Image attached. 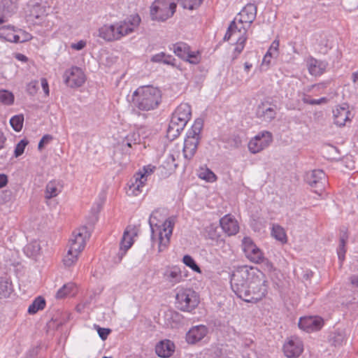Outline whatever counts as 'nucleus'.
Segmentation results:
<instances>
[{
	"label": "nucleus",
	"mask_w": 358,
	"mask_h": 358,
	"mask_svg": "<svg viewBox=\"0 0 358 358\" xmlns=\"http://www.w3.org/2000/svg\"><path fill=\"white\" fill-rule=\"evenodd\" d=\"M230 284L236 295L248 303H256L267 293L265 275L254 267L241 266L236 268L230 276Z\"/></svg>",
	"instance_id": "nucleus-1"
},
{
	"label": "nucleus",
	"mask_w": 358,
	"mask_h": 358,
	"mask_svg": "<svg viewBox=\"0 0 358 358\" xmlns=\"http://www.w3.org/2000/svg\"><path fill=\"white\" fill-rule=\"evenodd\" d=\"M140 22L138 15H131L123 20L103 25L99 29V36L106 41H119L134 32Z\"/></svg>",
	"instance_id": "nucleus-2"
},
{
	"label": "nucleus",
	"mask_w": 358,
	"mask_h": 358,
	"mask_svg": "<svg viewBox=\"0 0 358 358\" xmlns=\"http://www.w3.org/2000/svg\"><path fill=\"white\" fill-rule=\"evenodd\" d=\"M132 101L134 108L145 112L153 110L162 102V92L152 85L140 86L133 92Z\"/></svg>",
	"instance_id": "nucleus-3"
},
{
	"label": "nucleus",
	"mask_w": 358,
	"mask_h": 358,
	"mask_svg": "<svg viewBox=\"0 0 358 358\" xmlns=\"http://www.w3.org/2000/svg\"><path fill=\"white\" fill-rule=\"evenodd\" d=\"M157 214V211L152 212L148 222L151 229L152 242H158V250L160 252L169 245L175 223L173 218L169 217L162 224H159Z\"/></svg>",
	"instance_id": "nucleus-4"
},
{
	"label": "nucleus",
	"mask_w": 358,
	"mask_h": 358,
	"mask_svg": "<svg viewBox=\"0 0 358 358\" xmlns=\"http://www.w3.org/2000/svg\"><path fill=\"white\" fill-rule=\"evenodd\" d=\"M192 116L191 106L187 103L180 104L172 113L167 129L170 138L178 137L184 129Z\"/></svg>",
	"instance_id": "nucleus-5"
},
{
	"label": "nucleus",
	"mask_w": 358,
	"mask_h": 358,
	"mask_svg": "<svg viewBox=\"0 0 358 358\" xmlns=\"http://www.w3.org/2000/svg\"><path fill=\"white\" fill-rule=\"evenodd\" d=\"M203 123L202 120L197 119L189 129L184 140L182 155L185 159L190 161L195 155L201 139V132Z\"/></svg>",
	"instance_id": "nucleus-6"
},
{
	"label": "nucleus",
	"mask_w": 358,
	"mask_h": 358,
	"mask_svg": "<svg viewBox=\"0 0 358 358\" xmlns=\"http://www.w3.org/2000/svg\"><path fill=\"white\" fill-rule=\"evenodd\" d=\"M199 303V296L191 288L178 287L176 294V307L182 311L191 312Z\"/></svg>",
	"instance_id": "nucleus-7"
},
{
	"label": "nucleus",
	"mask_w": 358,
	"mask_h": 358,
	"mask_svg": "<svg viewBox=\"0 0 358 358\" xmlns=\"http://www.w3.org/2000/svg\"><path fill=\"white\" fill-rule=\"evenodd\" d=\"M178 0H155L150 6L152 20L165 21L175 13Z\"/></svg>",
	"instance_id": "nucleus-8"
},
{
	"label": "nucleus",
	"mask_w": 358,
	"mask_h": 358,
	"mask_svg": "<svg viewBox=\"0 0 358 358\" xmlns=\"http://www.w3.org/2000/svg\"><path fill=\"white\" fill-rule=\"evenodd\" d=\"M173 52L180 59L192 64H198L201 60L200 51L192 49L184 42H178L173 45Z\"/></svg>",
	"instance_id": "nucleus-9"
},
{
	"label": "nucleus",
	"mask_w": 358,
	"mask_h": 358,
	"mask_svg": "<svg viewBox=\"0 0 358 358\" xmlns=\"http://www.w3.org/2000/svg\"><path fill=\"white\" fill-rule=\"evenodd\" d=\"M0 38L11 43H24L31 39V35L21 29H15L13 26L6 25L0 27Z\"/></svg>",
	"instance_id": "nucleus-10"
},
{
	"label": "nucleus",
	"mask_w": 358,
	"mask_h": 358,
	"mask_svg": "<svg viewBox=\"0 0 358 358\" xmlns=\"http://www.w3.org/2000/svg\"><path fill=\"white\" fill-rule=\"evenodd\" d=\"M141 142V136L138 131H129L119 135L117 143L122 152L130 155L132 150L136 149Z\"/></svg>",
	"instance_id": "nucleus-11"
},
{
	"label": "nucleus",
	"mask_w": 358,
	"mask_h": 358,
	"mask_svg": "<svg viewBox=\"0 0 358 358\" xmlns=\"http://www.w3.org/2000/svg\"><path fill=\"white\" fill-rule=\"evenodd\" d=\"M248 29V28L242 24L233 20L227 30L224 40L231 42L246 41Z\"/></svg>",
	"instance_id": "nucleus-12"
},
{
	"label": "nucleus",
	"mask_w": 358,
	"mask_h": 358,
	"mask_svg": "<svg viewBox=\"0 0 358 358\" xmlns=\"http://www.w3.org/2000/svg\"><path fill=\"white\" fill-rule=\"evenodd\" d=\"M272 139L271 132L262 131L249 141L248 149L253 154L258 153L267 148L272 142Z\"/></svg>",
	"instance_id": "nucleus-13"
},
{
	"label": "nucleus",
	"mask_w": 358,
	"mask_h": 358,
	"mask_svg": "<svg viewBox=\"0 0 358 358\" xmlns=\"http://www.w3.org/2000/svg\"><path fill=\"white\" fill-rule=\"evenodd\" d=\"M90 232L87 227L83 226L76 229L69 241V248L73 251L81 252L85 248L86 241L90 238Z\"/></svg>",
	"instance_id": "nucleus-14"
},
{
	"label": "nucleus",
	"mask_w": 358,
	"mask_h": 358,
	"mask_svg": "<svg viewBox=\"0 0 358 358\" xmlns=\"http://www.w3.org/2000/svg\"><path fill=\"white\" fill-rule=\"evenodd\" d=\"M306 181L318 194H321L326 183V174L320 169L313 170L306 175Z\"/></svg>",
	"instance_id": "nucleus-15"
},
{
	"label": "nucleus",
	"mask_w": 358,
	"mask_h": 358,
	"mask_svg": "<svg viewBox=\"0 0 358 358\" xmlns=\"http://www.w3.org/2000/svg\"><path fill=\"white\" fill-rule=\"evenodd\" d=\"M64 81L70 87H80L85 82L83 71L78 66H72L65 71Z\"/></svg>",
	"instance_id": "nucleus-16"
},
{
	"label": "nucleus",
	"mask_w": 358,
	"mask_h": 358,
	"mask_svg": "<svg viewBox=\"0 0 358 358\" xmlns=\"http://www.w3.org/2000/svg\"><path fill=\"white\" fill-rule=\"evenodd\" d=\"M242 246L246 257L251 262L255 263L263 262L264 258V253L250 238L245 237L242 241Z\"/></svg>",
	"instance_id": "nucleus-17"
},
{
	"label": "nucleus",
	"mask_w": 358,
	"mask_h": 358,
	"mask_svg": "<svg viewBox=\"0 0 358 358\" xmlns=\"http://www.w3.org/2000/svg\"><path fill=\"white\" fill-rule=\"evenodd\" d=\"M136 236L137 229L135 227L129 226L125 229L120 244V250L118 252L119 261H121L128 250L132 246L134 241V238Z\"/></svg>",
	"instance_id": "nucleus-18"
},
{
	"label": "nucleus",
	"mask_w": 358,
	"mask_h": 358,
	"mask_svg": "<svg viewBox=\"0 0 358 358\" xmlns=\"http://www.w3.org/2000/svg\"><path fill=\"white\" fill-rule=\"evenodd\" d=\"M257 15V8L254 4H247L235 17L234 20L237 21L245 27L249 28L250 24L255 20Z\"/></svg>",
	"instance_id": "nucleus-19"
},
{
	"label": "nucleus",
	"mask_w": 358,
	"mask_h": 358,
	"mask_svg": "<svg viewBox=\"0 0 358 358\" xmlns=\"http://www.w3.org/2000/svg\"><path fill=\"white\" fill-rule=\"evenodd\" d=\"M283 351L286 357L294 358L299 357L303 351L302 341L296 336H292L283 345Z\"/></svg>",
	"instance_id": "nucleus-20"
},
{
	"label": "nucleus",
	"mask_w": 358,
	"mask_h": 358,
	"mask_svg": "<svg viewBox=\"0 0 358 358\" xmlns=\"http://www.w3.org/2000/svg\"><path fill=\"white\" fill-rule=\"evenodd\" d=\"M323 325L324 320L319 316L301 317L299 321V327L306 332L318 331Z\"/></svg>",
	"instance_id": "nucleus-21"
},
{
	"label": "nucleus",
	"mask_w": 358,
	"mask_h": 358,
	"mask_svg": "<svg viewBox=\"0 0 358 358\" xmlns=\"http://www.w3.org/2000/svg\"><path fill=\"white\" fill-rule=\"evenodd\" d=\"M276 114V105L267 101L261 102L256 110L257 117L266 122L272 121L275 117Z\"/></svg>",
	"instance_id": "nucleus-22"
},
{
	"label": "nucleus",
	"mask_w": 358,
	"mask_h": 358,
	"mask_svg": "<svg viewBox=\"0 0 358 358\" xmlns=\"http://www.w3.org/2000/svg\"><path fill=\"white\" fill-rule=\"evenodd\" d=\"M146 182L147 179L136 172L127 184V194L129 196H138L142 193Z\"/></svg>",
	"instance_id": "nucleus-23"
},
{
	"label": "nucleus",
	"mask_w": 358,
	"mask_h": 358,
	"mask_svg": "<svg viewBox=\"0 0 358 358\" xmlns=\"http://www.w3.org/2000/svg\"><path fill=\"white\" fill-rule=\"evenodd\" d=\"M164 280L169 286H174L184 280L181 269L178 266H167L163 273Z\"/></svg>",
	"instance_id": "nucleus-24"
},
{
	"label": "nucleus",
	"mask_w": 358,
	"mask_h": 358,
	"mask_svg": "<svg viewBox=\"0 0 358 358\" xmlns=\"http://www.w3.org/2000/svg\"><path fill=\"white\" fill-rule=\"evenodd\" d=\"M208 334V329L205 325L192 327L186 334V341L189 344H195L202 341Z\"/></svg>",
	"instance_id": "nucleus-25"
},
{
	"label": "nucleus",
	"mask_w": 358,
	"mask_h": 358,
	"mask_svg": "<svg viewBox=\"0 0 358 358\" xmlns=\"http://www.w3.org/2000/svg\"><path fill=\"white\" fill-rule=\"evenodd\" d=\"M306 63L309 73L315 77L322 75L327 67V62L318 60L311 56L306 59Z\"/></svg>",
	"instance_id": "nucleus-26"
},
{
	"label": "nucleus",
	"mask_w": 358,
	"mask_h": 358,
	"mask_svg": "<svg viewBox=\"0 0 358 358\" xmlns=\"http://www.w3.org/2000/svg\"><path fill=\"white\" fill-rule=\"evenodd\" d=\"M350 114L347 104L336 106L333 110L334 123L339 127L344 126L348 121L350 120Z\"/></svg>",
	"instance_id": "nucleus-27"
},
{
	"label": "nucleus",
	"mask_w": 358,
	"mask_h": 358,
	"mask_svg": "<svg viewBox=\"0 0 358 358\" xmlns=\"http://www.w3.org/2000/svg\"><path fill=\"white\" fill-rule=\"evenodd\" d=\"M220 224L222 230L229 236L236 234L239 231V225L237 220L230 214H227L220 220Z\"/></svg>",
	"instance_id": "nucleus-28"
},
{
	"label": "nucleus",
	"mask_w": 358,
	"mask_h": 358,
	"mask_svg": "<svg viewBox=\"0 0 358 358\" xmlns=\"http://www.w3.org/2000/svg\"><path fill=\"white\" fill-rule=\"evenodd\" d=\"M175 351V345L170 340H164L157 344L155 347L156 354L162 358L171 357Z\"/></svg>",
	"instance_id": "nucleus-29"
},
{
	"label": "nucleus",
	"mask_w": 358,
	"mask_h": 358,
	"mask_svg": "<svg viewBox=\"0 0 358 358\" xmlns=\"http://www.w3.org/2000/svg\"><path fill=\"white\" fill-rule=\"evenodd\" d=\"M62 189V186L59 182L56 180L50 181L45 189V198L51 199L57 196Z\"/></svg>",
	"instance_id": "nucleus-30"
},
{
	"label": "nucleus",
	"mask_w": 358,
	"mask_h": 358,
	"mask_svg": "<svg viewBox=\"0 0 358 358\" xmlns=\"http://www.w3.org/2000/svg\"><path fill=\"white\" fill-rule=\"evenodd\" d=\"M272 237L284 244L287 242V236L285 229L278 224H273L271 231Z\"/></svg>",
	"instance_id": "nucleus-31"
},
{
	"label": "nucleus",
	"mask_w": 358,
	"mask_h": 358,
	"mask_svg": "<svg viewBox=\"0 0 358 358\" xmlns=\"http://www.w3.org/2000/svg\"><path fill=\"white\" fill-rule=\"evenodd\" d=\"M76 286L73 282L64 285L57 292L56 297L62 299L68 296H73L76 292Z\"/></svg>",
	"instance_id": "nucleus-32"
},
{
	"label": "nucleus",
	"mask_w": 358,
	"mask_h": 358,
	"mask_svg": "<svg viewBox=\"0 0 358 358\" xmlns=\"http://www.w3.org/2000/svg\"><path fill=\"white\" fill-rule=\"evenodd\" d=\"M45 300L42 296H37L29 305L27 312L30 315H34L39 310H42L45 307Z\"/></svg>",
	"instance_id": "nucleus-33"
},
{
	"label": "nucleus",
	"mask_w": 358,
	"mask_h": 358,
	"mask_svg": "<svg viewBox=\"0 0 358 358\" xmlns=\"http://www.w3.org/2000/svg\"><path fill=\"white\" fill-rule=\"evenodd\" d=\"M41 250V246L39 243L34 241H32L24 248V254L30 258L35 259L37 255L39 254Z\"/></svg>",
	"instance_id": "nucleus-34"
},
{
	"label": "nucleus",
	"mask_w": 358,
	"mask_h": 358,
	"mask_svg": "<svg viewBox=\"0 0 358 358\" xmlns=\"http://www.w3.org/2000/svg\"><path fill=\"white\" fill-rule=\"evenodd\" d=\"M12 291L11 282L6 277L0 278V299L8 297Z\"/></svg>",
	"instance_id": "nucleus-35"
},
{
	"label": "nucleus",
	"mask_w": 358,
	"mask_h": 358,
	"mask_svg": "<svg viewBox=\"0 0 358 358\" xmlns=\"http://www.w3.org/2000/svg\"><path fill=\"white\" fill-rule=\"evenodd\" d=\"M150 60L155 63H163L169 65H173L174 58L169 55L162 52L152 56Z\"/></svg>",
	"instance_id": "nucleus-36"
},
{
	"label": "nucleus",
	"mask_w": 358,
	"mask_h": 358,
	"mask_svg": "<svg viewBox=\"0 0 358 358\" xmlns=\"http://www.w3.org/2000/svg\"><path fill=\"white\" fill-rule=\"evenodd\" d=\"M80 253V252L73 251L71 248H69L67 254L63 259L64 264L67 267H71L74 265L78 260Z\"/></svg>",
	"instance_id": "nucleus-37"
},
{
	"label": "nucleus",
	"mask_w": 358,
	"mask_h": 358,
	"mask_svg": "<svg viewBox=\"0 0 358 358\" xmlns=\"http://www.w3.org/2000/svg\"><path fill=\"white\" fill-rule=\"evenodd\" d=\"M14 94L6 90H0V104L10 106L14 103Z\"/></svg>",
	"instance_id": "nucleus-38"
},
{
	"label": "nucleus",
	"mask_w": 358,
	"mask_h": 358,
	"mask_svg": "<svg viewBox=\"0 0 358 358\" xmlns=\"http://www.w3.org/2000/svg\"><path fill=\"white\" fill-rule=\"evenodd\" d=\"M18 0H0V9L3 12L13 13L17 8Z\"/></svg>",
	"instance_id": "nucleus-39"
},
{
	"label": "nucleus",
	"mask_w": 358,
	"mask_h": 358,
	"mask_svg": "<svg viewBox=\"0 0 358 358\" xmlns=\"http://www.w3.org/2000/svg\"><path fill=\"white\" fill-rule=\"evenodd\" d=\"M182 262L185 266H188L193 271H195L198 273H201L200 267L197 265L195 260L190 255H185L182 257Z\"/></svg>",
	"instance_id": "nucleus-40"
},
{
	"label": "nucleus",
	"mask_w": 358,
	"mask_h": 358,
	"mask_svg": "<svg viewBox=\"0 0 358 358\" xmlns=\"http://www.w3.org/2000/svg\"><path fill=\"white\" fill-rule=\"evenodd\" d=\"M347 240H348V236L346 234H344L340 238V243H339L338 248L337 250V254H338V259L341 262H343L345 259V255L346 252L345 244H346Z\"/></svg>",
	"instance_id": "nucleus-41"
},
{
	"label": "nucleus",
	"mask_w": 358,
	"mask_h": 358,
	"mask_svg": "<svg viewBox=\"0 0 358 358\" xmlns=\"http://www.w3.org/2000/svg\"><path fill=\"white\" fill-rule=\"evenodd\" d=\"M24 122V116L22 115H16L10 120V124L15 131H20L22 129Z\"/></svg>",
	"instance_id": "nucleus-42"
},
{
	"label": "nucleus",
	"mask_w": 358,
	"mask_h": 358,
	"mask_svg": "<svg viewBox=\"0 0 358 358\" xmlns=\"http://www.w3.org/2000/svg\"><path fill=\"white\" fill-rule=\"evenodd\" d=\"M218 250L220 252V255L224 257H227L231 254V246L229 243L224 241H219L217 242Z\"/></svg>",
	"instance_id": "nucleus-43"
},
{
	"label": "nucleus",
	"mask_w": 358,
	"mask_h": 358,
	"mask_svg": "<svg viewBox=\"0 0 358 358\" xmlns=\"http://www.w3.org/2000/svg\"><path fill=\"white\" fill-rule=\"evenodd\" d=\"M156 166L152 164H148L143 166L141 169L138 170L137 172L139 175H143L145 177V179L148 180V178L155 171Z\"/></svg>",
	"instance_id": "nucleus-44"
},
{
	"label": "nucleus",
	"mask_w": 358,
	"mask_h": 358,
	"mask_svg": "<svg viewBox=\"0 0 358 358\" xmlns=\"http://www.w3.org/2000/svg\"><path fill=\"white\" fill-rule=\"evenodd\" d=\"M45 8L39 4H36L32 7L31 10V16L36 19H40L45 15Z\"/></svg>",
	"instance_id": "nucleus-45"
},
{
	"label": "nucleus",
	"mask_w": 358,
	"mask_h": 358,
	"mask_svg": "<svg viewBox=\"0 0 358 358\" xmlns=\"http://www.w3.org/2000/svg\"><path fill=\"white\" fill-rule=\"evenodd\" d=\"M28 141L26 139H22L15 146L14 150V155L15 157L21 156L24 151L26 146L28 144Z\"/></svg>",
	"instance_id": "nucleus-46"
},
{
	"label": "nucleus",
	"mask_w": 358,
	"mask_h": 358,
	"mask_svg": "<svg viewBox=\"0 0 358 358\" xmlns=\"http://www.w3.org/2000/svg\"><path fill=\"white\" fill-rule=\"evenodd\" d=\"M201 2L202 0H181L182 7L189 10H193L199 7Z\"/></svg>",
	"instance_id": "nucleus-47"
},
{
	"label": "nucleus",
	"mask_w": 358,
	"mask_h": 358,
	"mask_svg": "<svg viewBox=\"0 0 358 358\" xmlns=\"http://www.w3.org/2000/svg\"><path fill=\"white\" fill-rule=\"evenodd\" d=\"M327 99L325 97H322L318 99H310L308 96H307L305 94L302 97V101L303 103H308L310 105H320V104L327 102Z\"/></svg>",
	"instance_id": "nucleus-48"
},
{
	"label": "nucleus",
	"mask_w": 358,
	"mask_h": 358,
	"mask_svg": "<svg viewBox=\"0 0 358 358\" xmlns=\"http://www.w3.org/2000/svg\"><path fill=\"white\" fill-rule=\"evenodd\" d=\"M246 41H235L232 42L235 45V48L233 52V59L237 58V57L242 52L245 48Z\"/></svg>",
	"instance_id": "nucleus-49"
},
{
	"label": "nucleus",
	"mask_w": 358,
	"mask_h": 358,
	"mask_svg": "<svg viewBox=\"0 0 358 358\" xmlns=\"http://www.w3.org/2000/svg\"><path fill=\"white\" fill-rule=\"evenodd\" d=\"M38 82L36 80L30 81L27 85L26 90L30 95H34L38 91Z\"/></svg>",
	"instance_id": "nucleus-50"
},
{
	"label": "nucleus",
	"mask_w": 358,
	"mask_h": 358,
	"mask_svg": "<svg viewBox=\"0 0 358 358\" xmlns=\"http://www.w3.org/2000/svg\"><path fill=\"white\" fill-rule=\"evenodd\" d=\"M199 176L201 178L210 182H214L216 180L215 174L210 170H206V171L201 173Z\"/></svg>",
	"instance_id": "nucleus-51"
},
{
	"label": "nucleus",
	"mask_w": 358,
	"mask_h": 358,
	"mask_svg": "<svg viewBox=\"0 0 358 358\" xmlns=\"http://www.w3.org/2000/svg\"><path fill=\"white\" fill-rule=\"evenodd\" d=\"M279 46H280V42L278 40H274L268 50H267L268 52H270L271 55H273L274 57H278L279 55Z\"/></svg>",
	"instance_id": "nucleus-52"
},
{
	"label": "nucleus",
	"mask_w": 358,
	"mask_h": 358,
	"mask_svg": "<svg viewBox=\"0 0 358 358\" xmlns=\"http://www.w3.org/2000/svg\"><path fill=\"white\" fill-rule=\"evenodd\" d=\"M53 139L52 136L50 134L44 135L38 143V148L41 150L45 145L48 144Z\"/></svg>",
	"instance_id": "nucleus-53"
},
{
	"label": "nucleus",
	"mask_w": 358,
	"mask_h": 358,
	"mask_svg": "<svg viewBox=\"0 0 358 358\" xmlns=\"http://www.w3.org/2000/svg\"><path fill=\"white\" fill-rule=\"evenodd\" d=\"M273 57H274V56L267 51L262 59V67L266 66V69H267L271 64V58H273Z\"/></svg>",
	"instance_id": "nucleus-54"
},
{
	"label": "nucleus",
	"mask_w": 358,
	"mask_h": 358,
	"mask_svg": "<svg viewBox=\"0 0 358 358\" xmlns=\"http://www.w3.org/2000/svg\"><path fill=\"white\" fill-rule=\"evenodd\" d=\"M319 50L322 53H326L329 49H330V46L329 45V41L326 38H322L321 42L319 43Z\"/></svg>",
	"instance_id": "nucleus-55"
},
{
	"label": "nucleus",
	"mask_w": 358,
	"mask_h": 358,
	"mask_svg": "<svg viewBox=\"0 0 358 358\" xmlns=\"http://www.w3.org/2000/svg\"><path fill=\"white\" fill-rule=\"evenodd\" d=\"M86 45H87L86 41H85V40H80L79 41H78L76 43H72L71 44V48L73 50H81L84 48H85Z\"/></svg>",
	"instance_id": "nucleus-56"
},
{
	"label": "nucleus",
	"mask_w": 358,
	"mask_h": 358,
	"mask_svg": "<svg viewBox=\"0 0 358 358\" xmlns=\"http://www.w3.org/2000/svg\"><path fill=\"white\" fill-rule=\"evenodd\" d=\"M97 332L99 336V337L102 340H106L110 333V330L107 328H101L100 327H97Z\"/></svg>",
	"instance_id": "nucleus-57"
},
{
	"label": "nucleus",
	"mask_w": 358,
	"mask_h": 358,
	"mask_svg": "<svg viewBox=\"0 0 358 358\" xmlns=\"http://www.w3.org/2000/svg\"><path fill=\"white\" fill-rule=\"evenodd\" d=\"M41 87L43 88V90L45 96H49L50 90H49V85H48L47 79L45 78H42L41 79Z\"/></svg>",
	"instance_id": "nucleus-58"
},
{
	"label": "nucleus",
	"mask_w": 358,
	"mask_h": 358,
	"mask_svg": "<svg viewBox=\"0 0 358 358\" xmlns=\"http://www.w3.org/2000/svg\"><path fill=\"white\" fill-rule=\"evenodd\" d=\"M8 183V177L6 174L0 173V189L5 187Z\"/></svg>",
	"instance_id": "nucleus-59"
},
{
	"label": "nucleus",
	"mask_w": 358,
	"mask_h": 358,
	"mask_svg": "<svg viewBox=\"0 0 358 358\" xmlns=\"http://www.w3.org/2000/svg\"><path fill=\"white\" fill-rule=\"evenodd\" d=\"M351 285L358 288V275H352L349 278Z\"/></svg>",
	"instance_id": "nucleus-60"
},
{
	"label": "nucleus",
	"mask_w": 358,
	"mask_h": 358,
	"mask_svg": "<svg viewBox=\"0 0 358 358\" xmlns=\"http://www.w3.org/2000/svg\"><path fill=\"white\" fill-rule=\"evenodd\" d=\"M6 141V138L3 133L0 131V150H2L4 146Z\"/></svg>",
	"instance_id": "nucleus-61"
},
{
	"label": "nucleus",
	"mask_w": 358,
	"mask_h": 358,
	"mask_svg": "<svg viewBox=\"0 0 358 358\" xmlns=\"http://www.w3.org/2000/svg\"><path fill=\"white\" fill-rule=\"evenodd\" d=\"M15 58L17 59H18L19 61H22V62H27V57L22 55V54H17L16 56H15Z\"/></svg>",
	"instance_id": "nucleus-62"
},
{
	"label": "nucleus",
	"mask_w": 358,
	"mask_h": 358,
	"mask_svg": "<svg viewBox=\"0 0 358 358\" xmlns=\"http://www.w3.org/2000/svg\"><path fill=\"white\" fill-rule=\"evenodd\" d=\"M252 67V64L250 63H248V62H245L244 64V69L246 71H248Z\"/></svg>",
	"instance_id": "nucleus-63"
},
{
	"label": "nucleus",
	"mask_w": 358,
	"mask_h": 358,
	"mask_svg": "<svg viewBox=\"0 0 358 358\" xmlns=\"http://www.w3.org/2000/svg\"><path fill=\"white\" fill-rule=\"evenodd\" d=\"M352 80L354 83H356L358 80V71L353 73L352 74Z\"/></svg>",
	"instance_id": "nucleus-64"
}]
</instances>
